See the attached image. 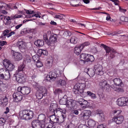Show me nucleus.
Returning a JSON list of instances; mask_svg holds the SVG:
<instances>
[{
  "label": "nucleus",
  "mask_w": 128,
  "mask_h": 128,
  "mask_svg": "<svg viewBox=\"0 0 128 128\" xmlns=\"http://www.w3.org/2000/svg\"><path fill=\"white\" fill-rule=\"evenodd\" d=\"M24 65H20L18 67V70L16 71V72H18V74L15 75H14L13 77V78L15 79L18 82L22 83L26 81V80L24 77V74H22L20 75L19 74V72H22L24 73Z\"/></svg>",
  "instance_id": "f257e3e1"
},
{
  "label": "nucleus",
  "mask_w": 128,
  "mask_h": 128,
  "mask_svg": "<svg viewBox=\"0 0 128 128\" xmlns=\"http://www.w3.org/2000/svg\"><path fill=\"white\" fill-rule=\"evenodd\" d=\"M34 115L33 112L30 110H24L21 111L20 116L22 119L26 120L31 119L33 117Z\"/></svg>",
  "instance_id": "f03ea898"
},
{
  "label": "nucleus",
  "mask_w": 128,
  "mask_h": 128,
  "mask_svg": "<svg viewBox=\"0 0 128 128\" xmlns=\"http://www.w3.org/2000/svg\"><path fill=\"white\" fill-rule=\"evenodd\" d=\"M101 45L105 50L106 54L110 53V56L108 58L109 60H111V59L114 57V54L116 53L115 50L113 48L109 47L104 44H102Z\"/></svg>",
  "instance_id": "7ed1b4c3"
},
{
  "label": "nucleus",
  "mask_w": 128,
  "mask_h": 128,
  "mask_svg": "<svg viewBox=\"0 0 128 128\" xmlns=\"http://www.w3.org/2000/svg\"><path fill=\"white\" fill-rule=\"evenodd\" d=\"M49 75H47L46 76V80L50 82L54 80L59 75L56 71H50L49 73Z\"/></svg>",
  "instance_id": "20e7f679"
},
{
  "label": "nucleus",
  "mask_w": 128,
  "mask_h": 128,
  "mask_svg": "<svg viewBox=\"0 0 128 128\" xmlns=\"http://www.w3.org/2000/svg\"><path fill=\"white\" fill-rule=\"evenodd\" d=\"M80 58L82 60L85 62H92L94 60V56L87 54H82L80 55Z\"/></svg>",
  "instance_id": "39448f33"
},
{
  "label": "nucleus",
  "mask_w": 128,
  "mask_h": 128,
  "mask_svg": "<svg viewBox=\"0 0 128 128\" xmlns=\"http://www.w3.org/2000/svg\"><path fill=\"white\" fill-rule=\"evenodd\" d=\"M91 114V112L89 110H84L79 115V116L82 120H87L89 119Z\"/></svg>",
  "instance_id": "423d86ee"
},
{
  "label": "nucleus",
  "mask_w": 128,
  "mask_h": 128,
  "mask_svg": "<svg viewBox=\"0 0 128 128\" xmlns=\"http://www.w3.org/2000/svg\"><path fill=\"white\" fill-rule=\"evenodd\" d=\"M118 104L120 106H128V98L122 97L118 100Z\"/></svg>",
  "instance_id": "0eeeda50"
},
{
  "label": "nucleus",
  "mask_w": 128,
  "mask_h": 128,
  "mask_svg": "<svg viewBox=\"0 0 128 128\" xmlns=\"http://www.w3.org/2000/svg\"><path fill=\"white\" fill-rule=\"evenodd\" d=\"M32 127L34 128H44V124L40 122L39 120H33L32 122Z\"/></svg>",
  "instance_id": "6e6552de"
},
{
  "label": "nucleus",
  "mask_w": 128,
  "mask_h": 128,
  "mask_svg": "<svg viewBox=\"0 0 128 128\" xmlns=\"http://www.w3.org/2000/svg\"><path fill=\"white\" fill-rule=\"evenodd\" d=\"M3 64L6 68H7V70L11 71L13 70L14 68V66L11 64L10 60H4Z\"/></svg>",
  "instance_id": "1a4fd4ad"
},
{
  "label": "nucleus",
  "mask_w": 128,
  "mask_h": 128,
  "mask_svg": "<svg viewBox=\"0 0 128 128\" xmlns=\"http://www.w3.org/2000/svg\"><path fill=\"white\" fill-rule=\"evenodd\" d=\"M99 85L101 88L103 90H105L106 91L108 90L110 87V84L105 80L100 82Z\"/></svg>",
  "instance_id": "9d476101"
},
{
  "label": "nucleus",
  "mask_w": 128,
  "mask_h": 128,
  "mask_svg": "<svg viewBox=\"0 0 128 128\" xmlns=\"http://www.w3.org/2000/svg\"><path fill=\"white\" fill-rule=\"evenodd\" d=\"M94 68L96 73L98 75H102L103 74V72L102 70L103 68L101 65L97 64L94 65Z\"/></svg>",
  "instance_id": "9b49d317"
},
{
  "label": "nucleus",
  "mask_w": 128,
  "mask_h": 128,
  "mask_svg": "<svg viewBox=\"0 0 128 128\" xmlns=\"http://www.w3.org/2000/svg\"><path fill=\"white\" fill-rule=\"evenodd\" d=\"M14 101L15 102H18L21 101L22 98V96L19 92L14 93L12 95Z\"/></svg>",
  "instance_id": "f8f14e48"
},
{
  "label": "nucleus",
  "mask_w": 128,
  "mask_h": 128,
  "mask_svg": "<svg viewBox=\"0 0 128 128\" xmlns=\"http://www.w3.org/2000/svg\"><path fill=\"white\" fill-rule=\"evenodd\" d=\"M76 101L72 99L67 100L66 101V106L70 109L74 108L76 104Z\"/></svg>",
  "instance_id": "ddd939ff"
},
{
  "label": "nucleus",
  "mask_w": 128,
  "mask_h": 128,
  "mask_svg": "<svg viewBox=\"0 0 128 128\" xmlns=\"http://www.w3.org/2000/svg\"><path fill=\"white\" fill-rule=\"evenodd\" d=\"M112 120L116 124H122L124 121V117L122 116H115Z\"/></svg>",
  "instance_id": "4468645a"
},
{
  "label": "nucleus",
  "mask_w": 128,
  "mask_h": 128,
  "mask_svg": "<svg viewBox=\"0 0 128 128\" xmlns=\"http://www.w3.org/2000/svg\"><path fill=\"white\" fill-rule=\"evenodd\" d=\"M25 44V43L22 41H18L17 42L18 46L19 48L20 51L22 52H25V49L26 48Z\"/></svg>",
  "instance_id": "2eb2a0df"
},
{
  "label": "nucleus",
  "mask_w": 128,
  "mask_h": 128,
  "mask_svg": "<svg viewBox=\"0 0 128 128\" xmlns=\"http://www.w3.org/2000/svg\"><path fill=\"white\" fill-rule=\"evenodd\" d=\"M58 36L56 34H54L53 35H51L50 37L49 40V42L50 44V46H54V43L57 42Z\"/></svg>",
  "instance_id": "dca6fc26"
},
{
  "label": "nucleus",
  "mask_w": 128,
  "mask_h": 128,
  "mask_svg": "<svg viewBox=\"0 0 128 128\" xmlns=\"http://www.w3.org/2000/svg\"><path fill=\"white\" fill-rule=\"evenodd\" d=\"M95 114H96L98 115L99 118L101 120L103 121L104 120V116L102 111L100 110H98L95 111Z\"/></svg>",
  "instance_id": "f3484780"
},
{
  "label": "nucleus",
  "mask_w": 128,
  "mask_h": 128,
  "mask_svg": "<svg viewBox=\"0 0 128 128\" xmlns=\"http://www.w3.org/2000/svg\"><path fill=\"white\" fill-rule=\"evenodd\" d=\"M56 105L55 104H52L49 108V110L50 112L54 113V114H55V112H57L58 111V109H56Z\"/></svg>",
  "instance_id": "a211bd4d"
},
{
  "label": "nucleus",
  "mask_w": 128,
  "mask_h": 128,
  "mask_svg": "<svg viewBox=\"0 0 128 128\" xmlns=\"http://www.w3.org/2000/svg\"><path fill=\"white\" fill-rule=\"evenodd\" d=\"M14 60L16 61H18L21 60L22 58V56L20 52H15L13 54Z\"/></svg>",
  "instance_id": "6ab92c4d"
},
{
  "label": "nucleus",
  "mask_w": 128,
  "mask_h": 128,
  "mask_svg": "<svg viewBox=\"0 0 128 128\" xmlns=\"http://www.w3.org/2000/svg\"><path fill=\"white\" fill-rule=\"evenodd\" d=\"M10 77V73L8 70H6L3 76L1 78L2 79H4L6 80H8L9 79Z\"/></svg>",
  "instance_id": "aec40b11"
},
{
  "label": "nucleus",
  "mask_w": 128,
  "mask_h": 128,
  "mask_svg": "<svg viewBox=\"0 0 128 128\" xmlns=\"http://www.w3.org/2000/svg\"><path fill=\"white\" fill-rule=\"evenodd\" d=\"M66 116V115H62L59 118H58L57 123L59 124H61L65 121Z\"/></svg>",
  "instance_id": "412c9836"
},
{
  "label": "nucleus",
  "mask_w": 128,
  "mask_h": 128,
  "mask_svg": "<svg viewBox=\"0 0 128 128\" xmlns=\"http://www.w3.org/2000/svg\"><path fill=\"white\" fill-rule=\"evenodd\" d=\"M83 47L80 45L78 47H76L74 48V52L77 55H79L81 53Z\"/></svg>",
  "instance_id": "4be33fe9"
},
{
  "label": "nucleus",
  "mask_w": 128,
  "mask_h": 128,
  "mask_svg": "<svg viewBox=\"0 0 128 128\" xmlns=\"http://www.w3.org/2000/svg\"><path fill=\"white\" fill-rule=\"evenodd\" d=\"M46 117L45 116L44 114H42L40 115L38 117V120L40 122L44 124L45 122Z\"/></svg>",
  "instance_id": "5701e85b"
},
{
  "label": "nucleus",
  "mask_w": 128,
  "mask_h": 128,
  "mask_svg": "<svg viewBox=\"0 0 128 128\" xmlns=\"http://www.w3.org/2000/svg\"><path fill=\"white\" fill-rule=\"evenodd\" d=\"M34 44L39 47L42 46L44 45V42L42 40H38L35 42Z\"/></svg>",
  "instance_id": "b1692460"
},
{
  "label": "nucleus",
  "mask_w": 128,
  "mask_h": 128,
  "mask_svg": "<svg viewBox=\"0 0 128 128\" xmlns=\"http://www.w3.org/2000/svg\"><path fill=\"white\" fill-rule=\"evenodd\" d=\"M52 114L50 116V120L51 121L52 123H54V122H57L58 118H56L55 114H54V113H52Z\"/></svg>",
  "instance_id": "393cba45"
},
{
  "label": "nucleus",
  "mask_w": 128,
  "mask_h": 128,
  "mask_svg": "<svg viewBox=\"0 0 128 128\" xmlns=\"http://www.w3.org/2000/svg\"><path fill=\"white\" fill-rule=\"evenodd\" d=\"M30 92V90L27 87H23L22 94H28Z\"/></svg>",
  "instance_id": "a878e982"
},
{
  "label": "nucleus",
  "mask_w": 128,
  "mask_h": 128,
  "mask_svg": "<svg viewBox=\"0 0 128 128\" xmlns=\"http://www.w3.org/2000/svg\"><path fill=\"white\" fill-rule=\"evenodd\" d=\"M114 82L115 85L118 86H121L122 82L120 78H115L113 80Z\"/></svg>",
  "instance_id": "bb28decb"
},
{
  "label": "nucleus",
  "mask_w": 128,
  "mask_h": 128,
  "mask_svg": "<svg viewBox=\"0 0 128 128\" xmlns=\"http://www.w3.org/2000/svg\"><path fill=\"white\" fill-rule=\"evenodd\" d=\"M67 100L66 96L64 95L63 98L60 100V103L61 104L66 105V101Z\"/></svg>",
  "instance_id": "cd10ccee"
},
{
  "label": "nucleus",
  "mask_w": 128,
  "mask_h": 128,
  "mask_svg": "<svg viewBox=\"0 0 128 128\" xmlns=\"http://www.w3.org/2000/svg\"><path fill=\"white\" fill-rule=\"evenodd\" d=\"M88 124L90 127L94 128L96 125V122L92 120H90L88 121Z\"/></svg>",
  "instance_id": "c85d7f7f"
},
{
  "label": "nucleus",
  "mask_w": 128,
  "mask_h": 128,
  "mask_svg": "<svg viewBox=\"0 0 128 128\" xmlns=\"http://www.w3.org/2000/svg\"><path fill=\"white\" fill-rule=\"evenodd\" d=\"M5 88V85L0 80V92L4 91Z\"/></svg>",
  "instance_id": "c756f323"
},
{
  "label": "nucleus",
  "mask_w": 128,
  "mask_h": 128,
  "mask_svg": "<svg viewBox=\"0 0 128 128\" xmlns=\"http://www.w3.org/2000/svg\"><path fill=\"white\" fill-rule=\"evenodd\" d=\"M84 86V84L78 83L74 85V89L79 90L81 87Z\"/></svg>",
  "instance_id": "7c9ffc66"
},
{
  "label": "nucleus",
  "mask_w": 128,
  "mask_h": 128,
  "mask_svg": "<svg viewBox=\"0 0 128 128\" xmlns=\"http://www.w3.org/2000/svg\"><path fill=\"white\" fill-rule=\"evenodd\" d=\"M77 38H76L74 36H73L71 37L70 40V42L71 43L76 44L77 43Z\"/></svg>",
  "instance_id": "2f4dec72"
},
{
  "label": "nucleus",
  "mask_w": 128,
  "mask_h": 128,
  "mask_svg": "<svg viewBox=\"0 0 128 128\" xmlns=\"http://www.w3.org/2000/svg\"><path fill=\"white\" fill-rule=\"evenodd\" d=\"M8 98L6 96H3L2 99V104H4L6 105L8 102Z\"/></svg>",
  "instance_id": "473e14b6"
},
{
  "label": "nucleus",
  "mask_w": 128,
  "mask_h": 128,
  "mask_svg": "<svg viewBox=\"0 0 128 128\" xmlns=\"http://www.w3.org/2000/svg\"><path fill=\"white\" fill-rule=\"evenodd\" d=\"M36 96L38 99H40L43 97V94L39 91H38L36 92Z\"/></svg>",
  "instance_id": "72a5a7b5"
},
{
  "label": "nucleus",
  "mask_w": 128,
  "mask_h": 128,
  "mask_svg": "<svg viewBox=\"0 0 128 128\" xmlns=\"http://www.w3.org/2000/svg\"><path fill=\"white\" fill-rule=\"evenodd\" d=\"M57 84L58 86H62L65 85L66 84V82L64 80H60L58 82Z\"/></svg>",
  "instance_id": "f704fd0d"
},
{
  "label": "nucleus",
  "mask_w": 128,
  "mask_h": 128,
  "mask_svg": "<svg viewBox=\"0 0 128 128\" xmlns=\"http://www.w3.org/2000/svg\"><path fill=\"white\" fill-rule=\"evenodd\" d=\"M88 74L90 77H92L95 74V72L92 69L88 70Z\"/></svg>",
  "instance_id": "c9c22d12"
},
{
  "label": "nucleus",
  "mask_w": 128,
  "mask_h": 128,
  "mask_svg": "<svg viewBox=\"0 0 128 128\" xmlns=\"http://www.w3.org/2000/svg\"><path fill=\"white\" fill-rule=\"evenodd\" d=\"M80 101L82 102V105H84V106L83 107H84L85 108L87 106H88V102L86 100H84L81 98L80 99Z\"/></svg>",
  "instance_id": "e433bc0d"
},
{
  "label": "nucleus",
  "mask_w": 128,
  "mask_h": 128,
  "mask_svg": "<svg viewBox=\"0 0 128 128\" xmlns=\"http://www.w3.org/2000/svg\"><path fill=\"white\" fill-rule=\"evenodd\" d=\"M113 113L115 115V116H119V115L120 114L122 111L121 110H114L113 111Z\"/></svg>",
  "instance_id": "4c0bfd02"
},
{
  "label": "nucleus",
  "mask_w": 128,
  "mask_h": 128,
  "mask_svg": "<svg viewBox=\"0 0 128 128\" xmlns=\"http://www.w3.org/2000/svg\"><path fill=\"white\" fill-rule=\"evenodd\" d=\"M43 38L44 41L47 44L48 46H49V45H50V44L49 42V40H48V39L47 35L46 34H44Z\"/></svg>",
  "instance_id": "58836bf2"
},
{
  "label": "nucleus",
  "mask_w": 128,
  "mask_h": 128,
  "mask_svg": "<svg viewBox=\"0 0 128 128\" xmlns=\"http://www.w3.org/2000/svg\"><path fill=\"white\" fill-rule=\"evenodd\" d=\"M87 93L88 94V95L91 96L92 98L93 99H95L96 97L95 94L91 92H90L88 91L87 92Z\"/></svg>",
  "instance_id": "ea45409f"
},
{
  "label": "nucleus",
  "mask_w": 128,
  "mask_h": 128,
  "mask_svg": "<svg viewBox=\"0 0 128 128\" xmlns=\"http://www.w3.org/2000/svg\"><path fill=\"white\" fill-rule=\"evenodd\" d=\"M63 34L65 37H70L72 34V33L70 31H68L64 32Z\"/></svg>",
  "instance_id": "a19ab883"
},
{
  "label": "nucleus",
  "mask_w": 128,
  "mask_h": 128,
  "mask_svg": "<svg viewBox=\"0 0 128 128\" xmlns=\"http://www.w3.org/2000/svg\"><path fill=\"white\" fill-rule=\"evenodd\" d=\"M58 112L60 111L62 113V115H66V110L65 109H62L60 108H58Z\"/></svg>",
  "instance_id": "79ce46f5"
},
{
  "label": "nucleus",
  "mask_w": 128,
  "mask_h": 128,
  "mask_svg": "<svg viewBox=\"0 0 128 128\" xmlns=\"http://www.w3.org/2000/svg\"><path fill=\"white\" fill-rule=\"evenodd\" d=\"M38 52H41V54H42L45 55H47L48 54V52L46 50H39Z\"/></svg>",
  "instance_id": "37998d69"
},
{
  "label": "nucleus",
  "mask_w": 128,
  "mask_h": 128,
  "mask_svg": "<svg viewBox=\"0 0 128 128\" xmlns=\"http://www.w3.org/2000/svg\"><path fill=\"white\" fill-rule=\"evenodd\" d=\"M52 62L50 61H47L46 63V66L48 68H50L52 66Z\"/></svg>",
  "instance_id": "c03bdc74"
},
{
  "label": "nucleus",
  "mask_w": 128,
  "mask_h": 128,
  "mask_svg": "<svg viewBox=\"0 0 128 128\" xmlns=\"http://www.w3.org/2000/svg\"><path fill=\"white\" fill-rule=\"evenodd\" d=\"M6 70V69H0V77L1 78Z\"/></svg>",
  "instance_id": "a18cd8bd"
},
{
  "label": "nucleus",
  "mask_w": 128,
  "mask_h": 128,
  "mask_svg": "<svg viewBox=\"0 0 128 128\" xmlns=\"http://www.w3.org/2000/svg\"><path fill=\"white\" fill-rule=\"evenodd\" d=\"M32 58L34 61L35 62L38 61L39 60V58L37 55L33 56L32 57Z\"/></svg>",
  "instance_id": "49530a36"
},
{
  "label": "nucleus",
  "mask_w": 128,
  "mask_h": 128,
  "mask_svg": "<svg viewBox=\"0 0 128 128\" xmlns=\"http://www.w3.org/2000/svg\"><path fill=\"white\" fill-rule=\"evenodd\" d=\"M63 14H61L60 15H56L54 17V18H58L60 19H62L63 18Z\"/></svg>",
  "instance_id": "de8ad7c7"
},
{
  "label": "nucleus",
  "mask_w": 128,
  "mask_h": 128,
  "mask_svg": "<svg viewBox=\"0 0 128 128\" xmlns=\"http://www.w3.org/2000/svg\"><path fill=\"white\" fill-rule=\"evenodd\" d=\"M11 31L10 30H4L3 33V35L4 36H7V35Z\"/></svg>",
  "instance_id": "09e8293b"
},
{
  "label": "nucleus",
  "mask_w": 128,
  "mask_h": 128,
  "mask_svg": "<svg viewBox=\"0 0 128 128\" xmlns=\"http://www.w3.org/2000/svg\"><path fill=\"white\" fill-rule=\"evenodd\" d=\"M36 62V66L38 67H40L42 66V64L38 60Z\"/></svg>",
  "instance_id": "8fccbe9b"
},
{
  "label": "nucleus",
  "mask_w": 128,
  "mask_h": 128,
  "mask_svg": "<svg viewBox=\"0 0 128 128\" xmlns=\"http://www.w3.org/2000/svg\"><path fill=\"white\" fill-rule=\"evenodd\" d=\"M32 60V58L28 56H26V60L28 62H30Z\"/></svg>",
  "instance_id": "3c124183"
},
{
  "label": "nucleus",
  "mask_w": 128,
  "mask_h": 128,
  "mask_svg": "<svg viewBox=\"0 0 128 128\" xmlns=\"http://www.w3.org/2000/svg\"><path fill=\"white\" fill-rule=\"evenodd\" d=\"M25 11L26 12V13L28 14H32L34 13V11H31L30 10H26Z\"/></svg>",
  "instance_id": "603ef678"
},
{
  "label": "nucleus",
  "mask_w": 128,
  "mask_h": 128,
  "mask_svg": "<svg viewBox=\"0 0 128 128\" xmlns=\"http://www.w3.org/2000/svg\"><path fill=\"white\" fill-rule=\"evenodd\" d=\"M78 90L79 92H80L79 94H82L84 93V90L83 86L81 87Z\"/></svg>",
  "instance_id": "864d4df0"
},
{
  "label": "nucleus",
  "mask_w": 128,
  "mask_h": 128,
  "mask_svg": "<svg viewBox=\"0 0 128 128\" xmlns=\"http://www.w3.org/2000/svg\"><path fill=\"white\" fill-rule=\"evenodd\" d=\"M7 18H6V20H7L6 22V23L8 24H10L11 22V20L10 18V17L8 16L7 17Z\"/></svg>",
  "instance_id": "5fc2aeb1"
},
{
  "label": "nucleus",
  "mask_w": 128,
  "mask_h": 128,
  "mask_svg": "<svg viewBox=\"0 0 128 128\" xmlns=\"http://www.w3.org/2000/svg\"><path fill=\"white\" fill-rule=\"evenodd\" d=\"M90 44V43L88 42H86L84 43V44H81L80 46H82L83 47V48L85 46H88V45Z\"/></svg>",
  "instance_id": "6e6d98bb"
},
{
  "label": "nucleus",
  "mask_w": 128,
  "mask_h": 128,
  "mask_svg": "<svg viewBox=\"0 0 128 128\" xmlns=\"http://www.w3.org/2000/svg\"><path fill=\"white\" fill-rule=\"evenodd\" d=\"M23 88V87H19L18 88L17 90L18 92H19V93H20L22 94V90Z\"/></svg>",
  "instance_id": "4d7b16f0"
},
{
  "label": "nucleus",
  "mask_w": 128,
  "mask_h": 128,
  "mask_svg": "<svg viewBox=\"0 0 128 128\" xmlns=\"http://www.w3.org/2000/svg\"><path fill=\"white\" fill-rule=\"evenodd\" d=\"M110 1H111L114 2V4L116 5H118L119 3V1L118 0H110Z\"/></svg>",
  "instance_id": "13d9d810"
},
{
  "label": "nucleus",
  "mask_w": 128,
  "mask_h": 128,
  "mask_svg": "<svg viewBox=\"0 0 128 128\" xmlns=\"http://www.w3.org/2000/svg\"><path fill=\"white\" fill-rule=\"evenodd\" d=\"M15 34V32L14 31L12 32H10L7 35V37L8 38L10 36H11L13 34Z\"/></svg>",
  "instance_id": "bf43d9fd"
},
{
  "label": "nucleus",
  "mask_w": 128,
  "mask_h": 128,
  "mask_svg": "<svg viewBox=\"0 0 128 128\" xmlns=\"http://www.w3.org/2000/svg\"><path fill=\"white\" fill-rule=\"evenodd\" d=\"M62 91L61 89L60 88H58L55 91V92L58 94H60V93H61L62 92Z\"/></svg>",
  "instance_id": "052dcab7"
},
{
  "label": "nucleus",
  "mask_w": 128,
  "mask_h": 128,
  "mask_svg": "<svg viewBox=\"0 0 128 128\" xmlns=\"http://www.w3.org/2000/svg\"><path fill=\"white\" fill-rule=\"evenodd\" d=\"M73 92L74 94H79L80 92H79L78 90V89H74V88Z\"/></svg>",
  "instance_id": "680f3d73"
},
{
  "label": "nucleus",
  "mask_w": 128,
  "mask_h": 128,
  "mask_svg": "<svg viewBox=\"0 0 128 128\" xmlns=\"http://www.w3.org/2000/svg\"><path fill=\"white\" fill-rule=\"evenodd\" d=\"M73 113L76 115H78V110H73Z\"/></svg>",
  "instance_id": "e2e57ef3"
},
{
  "label": "nucleus",
  "mask_w": 128,
  "mask_h": 128,
  "mask_svg": "<svg viewBox=\"0 0 128 128\" xmlns=\"http://www.w3.org/2000/svg\"><path fill=\"white\" fill-rule=\"evenodd\" d=\"M6 42L4 41H1L0 40V45L1 46H3L6 44Z\"/></svg>",
  "instance_id": "0e129e2a"
},
{
  "label": "nucleus",
  "mask_w": 128,
  "mask_h": 128,
  "mask_svg": "<svg viewBox=\"0 0 128 128\" xmlns=\"http://www.w3.org/2000/svg\"><path fill=\"white\" fill-rule=\"evenodd\" d=\"M122 88H119L114 89V90L117 91H122Z\"/></svg>",
  "instance_id": "69168bd1"
},
{
  "label": "nucleus",
  "mask_w": 128,
  "mask_h": 128,
  "mask_svg": "<svg viewBox=\"0 0 128 128\" xmlns=\"http://www.w3.org/2000/svg\"><path fill=\"white\" fill-rule=\"evenodd\" d=\"M5 122V120L3 118H0V126L2 123Z\"/></svg>",
  "instance_id": "338daca9"
},
{
  "label": "nucleus",
  "mask_w": 128,
  "mask_h": 128,
  "mask_svg": "<svg viewBox=\"0 0 128 128\" xmlns=\"http://www.w3.org/2000/svg\"><path fill=\"white\" fill-rule=\"evenodd\" d=\"M119 10L120 12H124L126 11V9L122 8L120 7L119 8Z\"/></svg>",
  "instance_id": "774afa93"
}]
</instances>
